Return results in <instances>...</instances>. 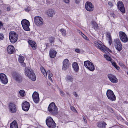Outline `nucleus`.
I'll return each mask as SVG.
<instances>
[{
	"mask_svg": "<svg viewBox=\"0 0 128 128\" xmlns=\"http://www.w3.org/2000/svg\"><path fill=\"white\" fill-rule=\"evenodd\" d=\"M76 3L77 4H78L80 1V0H75Z\"/></svg>",
	"mask_w": 128,
	"mask_h": 128,
	"instance_id": "nucleus-48",
	"label": "nucleus"
},
{
	"mask_svg": "<svg viewBox=\"0 0 128 128\" xmlns=\"http://www.w3.org/2000/svg\"><path fill=\"white\" fill-rule=\"evenodd\" d=\"M55 38L54 37H51L49 39L50 42L51 44H54V42Z\"/></svg>",
	"mask_w": 128,
	"mask_h": 128,
	"instance_id": "nucleus-36",
	"label": "nucleus"
},
{
	"mask_svg": "<svg viewBox=\"0 0 128 128\" xmlns=\"http://www.w3.org/2000/svg\"><path fill=\"white\" fill-rule=\"evenodd\" d=\"M24 58L22 56H20L18 58L19 62L21 63H23L24 64Z\"/></svg>",
	"mask_w": 128,
	"mask_h": 128,
	"instance_id": "nucleus-32",
	"label": "nucleus"
},
{
	"mask_svg": "<svg viewBox=\"0 0 128 128\" xmlns=\"http://www.w3.org/2000/svg\"><path fill=\"white\" fill-rule=\"evenodd\" d=\"M127 125H128V124H127Z\"/></svg>",
	"mask_w": 128,
	"mask_h": 128,
	"instance_id": "nucleus-57",
	"label": "nucleus"
},
{
	"mask_svg": "<svg viewBox=\"0 0 128 128\" xmlns=\"http://www.w3.org/2000/svg\"><path fill=\"white\" fill-rule=\"evenodd\" d=\"M25 73L26 76L33 81L36 80V77L34 71L28 68L25 69Z\"/></svg>",
	"mask_w": 128,
	"mask_h": 128,
	"instance_id": "nucleus-1",
	"label": "nucleus"
},
{
	"mask_svg": "<svg viewBox=\"0 0 128 128\" xmlns=\"http://www.w3.org/2000/svg\"><path fill=\"white\" fill-rule=\"evenodd\" d=\"M10 128H18V124L15 120L13 121L10 124Z\"/></svg>",
	"mask_w": 128,
	"mask_h": 128,
	"instance_id": "nucleus-28",
	"label": "nucleus"
},
{
	"mask_svg": "<svg viewBox=\"0 0 128 128\" xmlns=\"http://www.w3.org/2000/svg\"><path fill=\"white\" fill-rule=\"evenodd\" d=\"M119 64L121 66H122L124 65V64L121 62H120Z\"/></svg>",
	"mask_w": 128,
	"mask_h": 128,
	"instance_id": "nucleus-54",
	"label": "nucleus"
},
{
	"mask_svg": "<svg viewBox=\"0 0 128 128\" xmlns=\"http://www.w3.org/2000/svg\"><path fill=\"white\" fill-rule=\"evenodd\" d=\"M94 44L97 47L102 51H105L107 50H108L110 52H112L111 50H109L108 48H106L102 44L98 42H95Z\"/></svg>",
	"mask_w": 128,
	"mask_h": 128,
	"instance_id": "nucleus-9",
	"label": "nucleus"
},
{
	"mask_svg": "<svg viewBox=\"0 0 128 128\" xmlns=\"http://www.w3.org/2000/svg\"><path fill=\"white\" fill-rule=\"evenodd\" d=\"M114 46L116 49L119 51L122 49V46L120 40L118 39H116L114 40Z\"/></svg>",
	"mask_w": 128,
	"mask_h": 128,
	"instance_id": "nucleus-11",
	"label": "nucleus"
},
{
	"mask_svg": "<svg viewBox=\"0 0 128 128\" xmlns=\"http://www.w3.org/2000/svg\"><path fill=\"white\" fill-rule=\"evenodd\" d=\"M107 96L109 100L112 101L116 100V97L112 91L110 90H108L106 92Z\"/></svg>",
	"mask_w": 128,
	"mask_h": 128,
	"instance_id": "nucleus-10",
	"label": "nucleus"
},
{
	"mask_svg": "<svg viewBox=\"0 0 128 128\" xmlns=\"http://www.w3.org/2000/svg\"><path fill=\"white\" fill-rule=\"evenodd\" d=\"M15 51L14 47L12 45L9 46L7 48V51L9 54H13Z\"/></svg>",
	"mask_w": 128,
	"mask_h": 128,
	"instance_id": "nucleus-21",
	"label": "nucleus"
},
{
	"mask_svg": "<svg viewBox=\"0 0 128 128\" xmlns=\"http://www.w3.org/2000/svg\"><path fill=\"white\" fill-rule=\"evenodd\" d=\"M56 52L53 50H50V58H54L56 56Z\"/></svg>",
	"mask_w": 128,
	"mask_h": 128,
	"instance_id": "nucleus-22",
	"label": "nucleus"
},
{
	"mask_svg": "<svg viewBox=\"0 0 128 128\" xmlns=\"http://www.w3.org/2000/svg\"><path fill=\"white\" fill-rule=\"evenodd\" d=\"M66 80L68 82H72L73 80V77L72 75H68L65 78Z\"/></svg>",
	"mask_w": 128,
	"mask_h": 128,
	"instance_id": "nucleus-24",
	"label": "nucleus"
},
{
	"mask_svg": "<svg viewBox=\"0 0 128 128\" xmlns=\"http://www.w3.org/2000/svg\"><path fill=\"white\" fill-rule=\"evenodd\" d=\"M60 31L63 36H66V32L65 29L62 28L60 30Z\"/></svg>",
	"mask_w": 128,
	"mask_h": 128,
	"instance_id": "nucleus-33",
	"label": "nucleus"
},
{
	"mask_svg": "<svg viewBox=\"0 0 128 128\" xmlns=\"http://www.w3.org/2000/svg\"><path fill=\"white\" fill-rule=\"evenodd\" d=\"M82 36L86 40H88V38L85 35H84L83 34L82 32Z\"/></svg>",
	"mask_w": 128,
	"mask_h": 128,
	"instance_id": "nucleus-41",
	"label": "nucleus"
},
{
	"mask_svg": "<svg viewBox=\"0 0 128 128\" xmlns=\"http://www.w3.org/2000/svg\"><path fill=\"white\" fill-rule=\"evenodd\" d=\"M13 77L16 82L18 83H21L22 82L23 77L19 73L16 72H14L12 73Z\"/></svg>",
	"mask_w": 128,
	"mask_h": 128,
	"instance_id": "nucleus-6",
	"label": "nucleus"
},
{
	"mask_svg": "<svg viewBox=\"0 0 128 128\" xmlns=\"http://www.w3.org/2000/svg\"><path fill=\"white\" fill-rule=\"evenodd\" d=\"M75 51L76 52L78 53H79L80 52V50L78 48L76 49Z\"/></svg>",
	"mask_w": 128,
	"mask_h": 128,
	"instance_id": "nucleus-45",
	"label": "nucleus"
},
{
	"mask_svg": "<svg viewBox=\"0 0 128 128\" xmlns=\"http://www.w3.org/2000/svg\"><path fill=\"white\" fill-rule=\"evenodd\" d=\"M127 74L128 75V72H127Z\"/></svg>",
	"mask_w": 128,
	"mask_h": 128,
	"instance_id": "nucleus-56",
	"label": "nucleus"
},
{
	"mask_svg": "<svg viewBox=\"0 0 128 128\" xmlns=\"http://www.w3.org/2000/svg\"><path fill=\"white\" fill-rule=\"evenodd\" d=\"M83 118L84 122L85 123H86L87 122V120L85 118L84 116L83 117Z\"/></svg>",
	"mask_w": 128,
	"mask_h": 128,
	"instance_id": "nucleus-50",
	"label": "nucleus"
},
{
	"mask_svg": "<svg viewBox=\"0 0 128 128\" xmlns=\"http://www.w3.org/2000/svg\"><path fill=\"white\" fill-rule=\"evenodd\" d=\"M46 13L49 17H52L54 14L55 12L54 10L50 9Z\"/></svg>",
	"mask_w": 128,
	"mask_h": 128,
	"instance_id": "nucleus-26",
	"label": "nucleus"
},
{
	"mask_svg": "<svg viewBox=\"0 0 128 128\" xmlns=\"http://www.w3.org/2000/svg\"><path fill=\"white\" fill-rule=\"evenodd\" d=\"M9 108L10 112L12 113H14L16 111V105L14 104L10 103L9 104Z\"/></svg>",
	"mask_w": 128,
	"mask_h": 128,
	"instance_id": "nucleus-18",
	"label": "nucleus"
},
{
	"mask_svg": "<svg viewBox=\"0 0 128 128\" xmlns=\"http://www.w3.org/2000/svg\"><path fill=\"white\" fill-rule=\"evenodd\" d=\"M84 64L85 67L90 71H93L95 70L93 64L89 61L85 62Z\"/></svg>",
	"mask_w": 128,
	"mask_h": 128,
	"instance_id": "nucleus-7",
	"label": "nucleus"
},
{
	"mask_svg": "<svg viewBox=\"0 0 128 128\" xmlns=\"http://www.w3.org/2000/svg\"><path fill=\"white\" fill-rule=\"evenodd\" d=\"M21 24L24 30L28 31H30V29L29 28L30 24L28 20L25 19L23 20L22 21Z\"/></svg>",
	"mask_w": 128,
	"mask_h": 128,
	"instance_id": "nucleus-5",
	"label": "nucleus"
},
{
	"mask_svg": "<svg viewBox=\"0 0 128 128\" xmlns=\"http://www.w3.org/2000/svg\"><path fill=\"white\" fill-rule=\"evenodd\" d=\"M73 94L76 97H77L78 96V95L77 94V93L76 92H75L73 93Z\"/></svg>",
	"mask_w": 128,
	"mask_h": 128,
	"instance_id": "nucleus-46",
	"label": "nucleus"
},
{
	"mask_svg": "<svg viewBox=\"0 0 128 128\" xmlns=\"http://www.w3.org/2000/svg\"><path fill=\"white\" fill-rule=\"evenodd\" d=\"M34 21L35 24L38 26H42L44 24L43 20L40 16H36L35 17Z\"/></svg>",
	"mask_w": 128,
	"mask_h": 128,
	"instance_id": "nucleus-12",
	"label": "nucleus"
},
{
	"mask_svg": "<svg viewBox=\"0 0 128 128\" xmlns=\"http://www.w3.org/2000/svg\"><path fill=\"white\" fill-rule=\"evenodd\" d=\"M32 98L34 102L36 104L38 103L40 101L39 94L36 92H34L32 95Z\"/></svg>",
	"mask_w": 128,
	"mask_h": 128,
	"instance_id": "nucleus-15",
	"label": "nucleus"
},
{
	"mask_svg": "<svg viewBox=\"0 0 128 128\" xmlns=\"http://www.w3.org/2000/svg\"><path fill=\"white\" fill-rule=\"evenodd\" d=\"M118 6L120 11L123 13H124L125 11L123 3L122 2H119L118 3Z\"/></svg>",
	"mask_w": 128,
	"mask_h": 128,
	"instance_id": "nucleus-20",
	"label": "nucleus"
},
{
	"mask_svg": "<svg viewBox=\"0 0 128 128\" xmlns=\"http://www.w3.org/2000/svg\"><path fill=\"white\" fill-rule=\"evenodd\" d=\"M108 77L112 82L116 83L118 82V79L114 75L111 74H108Z\"/></svg>",
	"mask_w": 128,
	"mask_h": 128,
	"instance_id": "nucleus-14",
	"label": "nucleus"
},
{
	"mask_svg": "<svg viewBox=\"0 0 128 128\" xmlns=\"http://www.w3.org/2000/svg\"><path fill=\"white\" fill-rule=\"evenodd\" d=\"M121 40L123 42L126 43L128 41V38L125 33L122 32H120L119 34Z\"/></svg>",
	"mask_w": 128,
	"mask_h": 128,
	"instance_id": "nucleus-8",
	"label": "nucleus"
},
{
	"mask_svg": "<svg viewBox=\"0 0 128 128\" xmlns=\"http://www.w3.org/2000/svg\"><path fill=\"white\" fill-rule=\"evenodd\" d=\"M0 78L2 83L4 84H7L8 81L6 75L2 73L0 74Z\"/></svg>",
	"mask_w": 128,
	"mask_h": 128,
	"instance_id": "nucleus-16",
	"label": "nucleus"
},
{
	"mask_svg": "<svg viewBox=\"0 0 128 128\" xmlns=\"http://www.w3.org/2000/svg\"><path fill=\"white\" fill-rule=\"evenodd\" d=\"M114 67L118 70L120 69L119 67L117 65Z\"/></svg>",
	"mask_w": 128,
	"mask_h": 128,
	"instance_id": "nucleus-51",
	"label": "nucleus"
},
{
	"mask_svg": "<svg viewBox=\"0 0 128 128\" xmlns=\"http://www.w3.org/2000/svg\"><path fill=\"white\" fill-rule=\"evenodd\" d=\"M46 125L50 128H55L56 124L52 118L50 117H48L46 120Z\"/></svg>",
	"mask_w": 128,
	"mask_h": 128,
	"instance_id": "nucleus-3",
	"label": "nucleus"
},
{
	"mask_svg": "<svg viewBox=\"0 0 128 128\" xmlns=\"http://www.w3.org/2000/svg\"><path fill=\"white\" fill-rule=\"evenodd\" d=\"M85 6L86 10L88 11L92 12L94 10V6L90 2H87L85 4Z\"/></svg>",
	"mask_w": 128,
	"mask_h": 128,
	"instance_id": "nucleus-13",
	"label": "nucleus"
},
{
	"mask_svg": "<svg viewBox=\"0 0 128 128\" xmlns=\"http://www.w3.org/2000/svg\"><path fill=\"white\" fill-rule=\"evenodd\" d=\"M2 13V12H1V10H0V14H1Z\"/></svg>",
	"mask_w": 128,
	"mask_h": 128,
	"instance_id": "nucleus-55",
	"label": "nucleus"
},
{
	"mask_svg": "<svg viewBox=\"0 0 128 128\" xmlns=\"http://www.w3.org/2000/svg\"><path fill=\"white\" fill-rule=\"evenodd\" d=\"M48 76H53V74L50 70H49L48 71Z\"/></svg>",
	"mask_w": 128,
	"mask_h": 128,
	"instance_id": "nucleus-39",
	"label": "nucleus"
},
{
	"mask_svg": "<svg viewBox=\"0 0 128 128\" xmlns=\"http://www.w3.org/2000/svg\"><path fill=\"white\" fill-rule=\"evenodd\" d=\"M71 88L73 90H75L78 88V86L75 84H73L71 86Z\"/></svg>",
	"mask_w": 128,
	"mask_h": 128,
	"instance_id": "nucleus-34",
	"label": "nucleus"
},
{
	"mask_svg": "<svg viewBox=\"0 0 128 128\" xmlns=\"http://www.w3.org/2000/svg\"><path fill=\"white\" fill-rule=\"evenodd\" d=\"M30 10V9H29L28 8H25L24 9V10H25V11L26 12H28Z\"/></svg>",
	"mask_w": 128,
	"mask_h": 128,
	"instance_id": "nucleus-47",
	"label": "nucleus"
},
{
	"mask_svg": "<svg viewBox=\"0 0 128 128\" xmlns=\"http://www.w3.org/2000/svg\"><path fill=\"white\" fill-rule=\"evenodd\" d=\"M106 36L108 38V40L110 43V45H111L112 44V40L111 38V35L109 32H107L106 33Z\"/></svg>",
	"mask_w": 128,
	"mask_h": 128,
	"instance_id": "nucleus-29",
	"label": "nucleus"
},
{
	"mask_svg": "<svg viewBox=\"0 0 128 128\" xmlns=\"http://www.w3.org/2000/svg\"><path fill=\"white\" fill-rule=\"evenodd\" d=\"M52 76H48V78L51 81H52V80L51 78Z\"/></svg>",
	"mask_w": 128,
	"mask_h": 128,
	"instance_id": "nucleus-53",
	"label": "nucleus"
},
{
	"mask_svg": "<svg viewBox=\"0 0 128 128\" xmlns=\"http://www.w3.org/2000/svg\"><path fill=\"white\" fill-rule=\"evenodd\" d=\"M22 106L23 110L26 112L28 110L30 106L29 103L27 102H24Z\"/></svg>",
	"mask_w": 128,
	"mask_h": 128,
	"instance_id": "nucleus-19",
	"label": "nucleus"
},
{
	"mask_svg": "<svg viewBox=\"0 0 128 128\" xmlns=\"http://www.w3.org/2000/svg\"><path fill=\"white\" fill-rule=\"evenodd\" d=\"M60 94L61 96H63L65 94L64 92L61 90L60 91Z\"/></svg>",
	"mask_w": 128,
	"mask_h": 128,
	"instance_id": "nucleus-43",
	"label": "nucleus"
},
{
	"mask_svg": "<svg viewBox=\"0 0 128 128\" xmlns=\"http://www.w3.org/2000/svg\"><path fill=\"white\" fill-rule=\"evenodd\" d=\"M28 43L34 50L36 49V44L35 42H32L31 40H29L28 41Z\"/></svg>",
	"mask_w": 128,
	"mask_h": 128,
	"instance_id": "nucleus-27",
	"label": "nucleus"
},
{
	"mask_svg": "<svg viewBox=\"0 0 128 128\" xmlns=\"http://www.w3.org/2000/svg\"><path fill=\"white\" fill-rule=\"evenodd\" d=\"M48 110L50 113L54 115L57 114L58 112L57 107L54 102H52L50 104Z\"/></svg>",
	"mask_w": 128,
	"mask_h": 128,
	"instance_id": "nucleus-2",
	"label": "nucleus"
},
{
	"mask_svg": "<svg viewBox=\"0 0 128 128\" xmlns=\"http://www.w3.org/2000/svg\"><path fill=\"white\" fill-rule=\"evenodd\" d=\"M72 67L74 71L78 72L79 70V68L78 64L76 62H74L72 64Z\"/></svg>",
	"mask_w": 128,
	"mask_h": 128,
	"instance_id": "nucleus-25",
	"label": "nucleus"
},
{
	"mask_svg": "<svg viewBox=\"0 0 128 128\" xmlns=\"http://www.w3.org/2000/svg\"><path fill=\"white\" fill-rule=\"evenodd\" d=\"M4 38V35L2 34H0V40H2Z\"/></svg>",
	"mask_w": 128,
	"mask_h": 128,
	"instance_id": "nucleus-40",
	"label": "nucleus"
},
{
	"mask_svg": "<svg viewBox=\"0 0 128 128\" xmlns=\"http://www.w3.org/2000/svg\"><path fill=\"white\" fill-rule=\"evenodd\" d=\"M64 2L66 4H68L70 2V0H64Z\"/></svg>",
	"mask_w": 128,
	"mask_h": 128,
	"instance_id": "nucleus-44",
	"label": "nucleus"
},
{
	"mask_svg": "<svg viewBox=\"0 0 128 128\" xmlns=\"http://www.w3.org/2000/svg\"><path fill=\"white\" fill-rule=\"evenodd\" d=\"M11 10L10 8V7H8L7 8V11H9Z\"/></svg>",
	"mask_w": 128,
	"mask_h": 128,
	"instance_id": "nucleus-49",
	"label": "nucleus"
},
{
	"mask_svg": "<svg viewBox=\"0 0 128 128\" xmlns=\"http://www.w3.org/2000/svg\"><path fill=\"white\" fill-rule=\"evenodd\" d=\"M71 109L74 112H77L76 110V109L73 106H71Z\"/></svg>",
	"mask_w": 128,
	"mask_h": 128,
	"instance_id": "nucleus-38",
	"label": "nucleus"
},
{
	"mask_svg": "<svg viewBox=\"0 0 128 128\" xmlns=\"http://www.w3.org/2000/svg\"><path fill=\"white\" fill-rule=\"evenodd\" d=\"M18 36L14 32H10L9 34V38L10 42L12 43H14L17 40Z\"/></svg>",
	"mask_w": 128,
	"mask_h": 128,
	"instance_id": "nucleus-4",
	"label": "nucleus"
},
{
	"mask_svg": "<svg viewBox=\"0 0 128 128\" xmlns=\"http://www.w3.org/2000/svg\"><path fill=\"white\" fill-rule=\"evenodd\" d=\"M112 65L115 67L116 65V63L115 62H114L113 61H111V62Z\"/></svg>",
	"mask_w": 128,
	"mask_h": 128,
	"instance_id": "nucleus-42",
	"label": "nucleus"
},
{
	"mask_svg": "<svg viewBox=\"0 0 128 128\" xmlns=\"http://www.w3.org/2000/svg\"><path fill=\"white\" fill-rule=\"evenodd\" d=\"M92 24L94 29L96 30H97L98 28L97 24L95 22H92Z\"/></svg>",
	"mask_w": 128,
	"mask_h": 128,
	"instance_id": "nucleus-31",
	"label": "nucleus"
},
{
	"mask_svg": "<svg viewBox=\"0 0 128 128\" xmlns=\"http://www.w3.org/2000/svg\"><path fill=\"white\" fill-rule=\"evenodd\" d=\"M63 66L62 69L65 70L69 68L70 65V62L68 59H65L63 62Z\"/></svg>",
	"mask_w": 128,
	"mask_h": 128,
	"instance_id": "nucleus-17",
	"label": "nucleus"
},
{
	"mask_svg": "<svg viewBox=\"0 0 128 128\" xmlns=\"http://www.w3.org/2000/svg\"><path fill=\"white\" fill-rule=\"evenodd\" d=\"M106 125L105 122H100L98 123L97 126L99 128H106Z\"/></svg>",
	"mask_w": 128,
	"mask_h": 128,
	"instance_id": "nucleus-23",
	"label": "nucleus"
},
{
	"mask_svg": "<svg viewBox=\"0 0 128 128\" xmlns=\"http://www.w3.org/2000/svg\"><path fill=\"white\" fill-rule=\"evenodd\" d=\"M108 4L112 7L113 6L112 3L111 2H109Z\"/></svg>",
	"mask_w": 128,
	"mask_h": 128,
	"instance_id": "nucleus-52",
	"label": "nucleus"
},
{
	"mask_svg": "<svg viewBox=\"0 0 128 128\" xmlns=\"http://www.w3.org/2000/svg\"><path fill=\"white\" fill-rule=\"evenodd\" d=\"M41 70L46 78H47V74L45 70L43 67L40 68Z\"/></svg>",
	"mask_w": 128,
	"mask_h": 128,
	"instance_id": "nucleus-30",
	"label": "nucleus"
},
{
	"mask_svg": "<svg viewBox=\"0 0 128 128\" xmlns=\"http://www.w3.org/2000/svg\"><path fill=\"white\" fill-rule=\"evenodd\" d=\"M25 93V92L24 90H21L20 91V95L22 97L24 96Z\"/></svg>",
	"mask_w": 128,
	"mask_h": 128,
	"instance_id": "nucleus-37",
	"label": "nucleus"
},
{
	"mask_svg": "<svg viewBox=\"0 0 128 128\" xmlns=\"http://www.w3.org/2000/svg\"><path fill=\"white\" fill-rule=\"evenodd\" d=\"M104 57L106 58L107 60L111 62V61H112V58L110 56L106 55H104Z\"/></svg>",
	"mask_w": 128,
	"mask_h": 128,
	"instance_id": "nucleus-35",
	"label": "nucleus"
}]
</instances>
